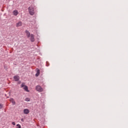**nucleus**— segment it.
<instances>
[{
  "label": "nucleus",
  "instance_id": "obj_1",
  "mask_svg": "<svg viewBox=\"0 0 128 128\" xmlns=\"http://www.w3.org/2000/svg\"><path fill=\"white\" fill-rule=\"evenodd\" d=\"M28 10L29 14H30V16H34V8L32 6H30L28 8Z\"/></svg>",
  "mask_w": 128,
  "mask_h": 128
},
{
  "label": "nucleus",
  "instance_id": "obj_2",
  "mask_svg": "<svg viewBox=\"0 0 128 128\" xmlns=\"http://www.w3.org/2000/svg\"><path fill=\"white\" fill-rule=\"evenodd\" d=\"M36 88V90H37V92H42L44 90V89H42V86H37Z\"/></svg>",
  "mask_w": 128,
  "mask_h": 128
},
{
  "label": "nucleus",
  "instance_id": "obj_3",
  "mask_svg": "<svg viewBox=\"0 0 128 128\" xmlns=\"http://www.w3.org/2000/svg\"><path fill=\"white\" fill-rule=\"evenodd\" d=\"M13 78L15 82H18L20 80V76L16 75L14 76Z\"/></svg>",
  "mask_w": 128,
  "mask_h": 128
},
{
  "label": "nucleus",
  "instance_id": "obj_4",
  "mask_svg": "<svg viewBox=\"0 0 128 128\" xmlns=\"http://www.w3.org/2000/svg\"><path fill=\"white\" fill-rule=\"evenodd\" d=\"M30 40L32 42H34V35L33 34H30Z\"/></svg>",
  "mask_w": 128,
  "mask_h": 128
},
{
  "label": "nucleus",
  "instance_id": "obj_5",
  "mask_svg": "<svg viewBox=\"0 0 128 128\" xmlns=\"http://www.w3.org/2000/svg\"><path fill=\"white\" fill-rule=\"evenodd\" d=\"M24 114H30V110L28 108L24 109Z\"/></svg>",
  "mask_w": 128,
  "mask_h": 128
},
{
  "label": "nucleus",
  "instance_id": "obj_6",
  "mask_svg": "<svg viewBox=\"0 0 128 128\" xmlns=\"http://www.w3.org/2000/svg\"><path fill=\"white\" fill-rule=\"evenodd\" d=\"M25 32L26 34L27 38H30V32L28 30H26L25 31Z\"/></svg>",
  "mask_w": 128,
  "mask_h": 128
},
{
  "label": "nucleus",
  "instance_id": "obj_7",
  "mask_svg": "<svg viewBox=\"0 0 128 128\" xmlns=\"http://www.w3.org/2000/svg\"><path fill=\"white\" fill-rule=\"evenodd\" d=\"M10 102L12 103V104H13V106H14V104H16V102L13 98H10Z\"/></svg>",
  "mask_w": 128,
  "mask_h": 128
},
{
  "label": "nucleus",
  "instance_id": "obj_8",
  "mask_svg": "<svg viewBox=\"0 0 128 128\" xmlns=\"http://www.w3.org/2000/svg\"><path fill=\"white\" fill-rule=\"evenodd\" d=\"M22 22H18L16 24V26L17 28H18V27H20V26H22Z\"/></svg>",
  "mask_w": 128,
  "mask_h": 128
},
{
  "label": "nucleus",
  "instance_id": "obj_9",
  "mask_svg": "<svg viewBox=\"0 0 128 128\" xmlns=\"http://www.w3.org/2000/svg\"><path fill=\"white\" fill-rule=\"evenodd\" d=\"M13 14L16 16H18V10H15L13 11Z\"/></svg>",
  "mask_w": 128,
  "mask_h": 128
},
{
  "label": "nucleus",
  "instance_id": "obj_10",
  "mask_svg": "<svg viewBox=\"0 0 128 128\" xmlns=\"http://www.w3.org/2000/svg\"><path fill=\"white\" fill-rule=\"evenodd\" d=\"M40 70H38L36 74V76H40Z\"/></svg>",
  "mask_w": 128,
  "mask_h": 128
},
{
  "label": "nucleus",
  "instance_id": "obj_11",
  "mask_svg": "<svg viewBox=\"0 0 128 128\" xmlns=\"http://www.w3.org/2000/svg\"><path fill=\"white\" fill-rule=\"evenodd\" d=\"M24 90L26 92H30V90H28V88L26 86H24Z\"/></svg>",
  "mask_w": 128,
  "mask_h": 128
},
{
  "label": "nucleus",
  "instance_id": "obj_12",
  "mask_svg": "<svg viewBox=\"0 0 128 128\" xmlns=\"http://www.w3.org/2000/svg\"><path fill=\"white\" fill-rule=\"evenodd\" d=\"M25 102H30V98H26Z\"/></svg>",
  "mask_w": 128,
  "mask_h": 128
},
{
  "label": "nucleus",
  "instance_id": "obj_13",
  "mask_svg": "<svg viewBox=\"0 0 128 128\" xmlns=\"http://www.w3.org/2000/svg\"><path fill=\"white\" fill-rule=\"evenodd\" d=\"M26 84H24V82H22V84H21V88H24V86H26Z\"/></svg>",
  "mask_w": 128,
  "mask_h": 128
},
{
  "label": "nucleus",
  "instance_id": "obj_14",
  "mask_svg": "<svg viewBox=\"0 0 128 128\" xmlns=\"http://www.w3.org/2000/svg\"><path fill=\"white\" fill-rule=\"evenodd\" d=\"M4 68L6 70H8V66H6V64L4 65Z\"/></svg>",
  "mask_w": 128,
  "mask_h": 128
},
{
  "label": "nucleus",
  "instance_id": "obj_15",
  "mask_svg": "<svg viewBox=\"0 0 128 128\" xmlns=\"http://www.w3.org/2000/svg\"><path fill=\"white\" fill-rule=\"evenodd\" d=\"M16 126H17L16 128H22V126H20V124H17Z\"/></svg>",
  "mask_w": 128,
  "mask_h": 128
},
{
  "label": "nucleus",
  "instance_id": "obj_16",
  "mask_svg": "<svg viewBox=\"0 0 128 128\" xmlns=\"http://www.w3.org/2000/svg\"><path fill=\"white\" fill-rule=\"evenodd\" d=\"M18 82V84H22V82L20 80L17 81Z\"/></svg>",
  "mask_w": 128,
  "mask_h": 128
},
{
  "label": "nucleus",
  "instance_id": "obj_17",
  "mask_svg": "<svg viewBox=\"0 0 128 128\" xmlns=\"http://www.w3.org/2000/svg\"><path fill=\"white\" fill-rule=\"evenodd\" d=\"M2 106H4V105L2 104H0V109L2 108Z\"/></svg>",
  "mask_w": 128,
  "mask_h": 128
},
{
  "label": "nucleus",
  "instance_id": "obj_18",
  "mask_svg": "<svg viewBox=\"0 0 128 128\" xmlns=\"http://www.w3.org/2000/svg\"><path fill=\"white\" fill-rule=\"evenodd\" d=\"M46 64L47 66H50V64H48V62H46Z\"/></svg>",
  "mask_w": 128,
  "mask_h": 128
},
{
  "label": "nucleus",
  "instance_id": "obj_19",
  "mask_svg": "<svg viewBox=\"0 0 128 128\" xmlns=\"http://www.w3.org/2000/svg\"><path fill=\"white\" fill-rule=\"evenodd\" d=\"M12 124L13 126H16V122H12Z\"/></svg>",
  "mask_w": 128,
  "mask_h": 128
},
{
  "label": "nucleus",
  "instance_id": "obj_20",
  "mask_svg": "<svg viewBox=\"0 0 128 128\" xmlns=\"http://www.w3.org/2000/svg\"><path fill=\"white\" fill-rule=\"evenodd\" d=\"M22 122H24V118L21 119Z\"/></svg>",
  "mask_w": 128,
  "mask_h": 128
}]
</instances>
